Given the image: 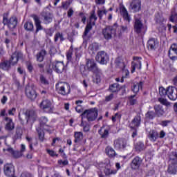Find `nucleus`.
Returning a JSON list of instances; mask_svg holds the SVG:
<instances>
[{
  "label": "nucleus",
  "mask_w": 177,
  "mask_h": 177,
  "mask_svg": "<svg viewBox=\"0 0 177 177\" xmlns=\"http://www.w3.org/2000/svg\"><path fill=\"white\" fill-rule=\"evenodd\" d=\"M82 125H84V120L86 118L87 121H95L97 118V109L92 108L84 111L81 114Z\"/></svg>",
  "instance_id": "1"
},
{
  "label": "nucleus",
  "mask_w": 177,
  "mask_h": 177,
  "mask_svg": "<svg viewBox=\"0 0 177 177\" xmlns=\"http://www.w3.org/2000/svg\"><path fill=\"white\" fill-rule=\"evenodd\" d=\"M127 58L125 57H118L115 59V67L120 68L123 71V74H125L126 77L129 75V71L125 69V66H127Z\"/></svg>",
  "instance_id": "2"
},
{
  "label": "nucleus",
  "mask_w": 177,
  "mask_h": 177,
  "mask_svg": "<svg viewBox=\"0 0 177 177\" xmlns=\"http://www.w3.org/2000/svg\"><path fill=\"white\" fill-rule=\"evenodd\" d=\"M85 68L91 71L93 74H100L101 73V70L97 67V64L93 59H87Z\"/></svg>",
  "instance_id": "3"
},
{
  "label": "nucleus",
  "mask_w": 177,
  "mask_h": 177,
  "mask_svg": "<svg viewBox=\"0 0 177 177\" xmlns=\"http://www.w3.org/2000/svg\"><path fill=\"white\" fill-rule=\"evenodd\" d=\"M56 89L60 95H67L70 93V85L66 82H59L56 84Z\"/></svg>",
  "instance_id": "4"
},
{
  "label": "nucleus",
  "mask_w": 177,
  "mask_h": 177,
  "mask_svg": "<svg viewBox=\"0 0 177 177\" xmlns=\"http://www.w3.org/2000/svg\"><path fill=\"white\" fill-rule=\"evenodd\" d=\"M155 21L158 27H159L158 30L160 32H162L167 30V26H165L167 20H165L162 16H161L160 14H157L155 17Z\"/></svg>",
  "instance_id": "5"
},
{
  "label": "nucleus",
  "mask_w": 177,
  "mask_h": 177,
  "mask_svg": "<svg viewBox=\"0 0 177 177\" xmlns=\"http://www.w3.org/2000/svg\"><path fill=\"white\" fill-rule=\"evenodd\" d=\"M95 59L97 60V62H98V63H100V64H107V63L109 62V60L110 59L109 57V55L107 54V53L104 52V51H100L97 53Z\"/></svg>",
  "instance_id": "6"
},
{
  "label": "nucleus",
  "mask_w": 177,
  "mask_h": 177,
  "mask_svg": "<svg viewBox=\"0 0 177 177\" xmlns=\"http://www.w3.org/2000/svg\"><path fill=\"white\" fill-rule=\"evenodd\" d=\"M39 107L44 111V113H53L52 102L49 100H44L40 103Z\"/></svg>",
  "instance_id": "7"
},
{
  "label": "nucleus",
  "mask_w": 177,
  "mask_h": 177,
  "mask_svg": "<svg viewBox=\"0 0 177 177\" xmlns=\"http://www.w3.org/2000/svg\"><path fill=\"white\" fill-rule=\"evenodd\" d=\"M97 20V17L95 14V10H93L91 16H90V21L86 26V29L84 31V35H88L90 30H92V26H95V22Z\"/></svg>",
  "instance_id": "8"
},
{
  "label": "nucleus",
  "mask_w": 177,
  "mask_h": 177,
  "mask_svg": "<svg viewBox=\"0 0 177 177\" xmlns=\"http://www.w3.org/2000/svg\"><path fill=\"white\" fill-rule=\"evenodd\" d=\"M115 28L111 26H107L102 30V35L105 39H111L113 35H115Z\"/></svg>",
  "instance_id": "9"
},
{
  "label": "nucleus",
  "mask_w": 177,
  "mask_h": 177,
  "mask_svg": "<svg viewBox=\"0 0 177 177\" xmlns=\"http://www.w3.org/2000/svg\"><path fill=\"white\" fill-rule=\"evenodd\" d=\"M3 24H6L10 30L15 28L17 26V18L16 17H12L10 19H8L6 17H3Z\"/></svg>",
  "instance_id": "10"
},
{
  "label": "nucleus",
  "mask_w": 177,
  "mask_h": 177,
  "mask_svg": "<svg viewBox=\"0 0 177 177\" xmlns=\"http://www.w3.org/2000/svg\"><path fill=\"white\" fill-rule=\"evenodd\" d=\"M135 24H134V30L138 34H140L143 30V24H142V21H140V15H138L135 16Z\"/></svg>",
  "instance_id": "11"
},
{
  "label": "nucleus",
  "mask_w": 177,
  "mask_h": 177,
  "mask_svg": "<svg viewBox=\"0 0 177 177\" xmlns=\"http://www.w3.org/2000/svg\"><path fill=\"white\" fill-rule=\"evenodd\" d=\"M3 171L6 176L17 177L15 176V166L12 164H6L4 165Z\"/></svg>",
  "instance_id": "12"
},
{
  "label": "nucleus",
  "mask_w": 177,
  "mask_h": 177,
  "mask_svg": "<svg viewBox=\"0 0 177 177\" xmlns=\"http://www.w3.org/2000/svg\"><path fill=\"white\" fill-rule=\"evenodd\" d=\"M140 70L142 68V57H136L131 65V73H135V70Z\"/></svg>",
  "instance_id": "13"
},
{
  "label": "nucleus",
  "mask_w": 177,
  "mask_h": 177,
  "mask_svg": "<svg viewBox=\"0 0 177 177\" xmlns=\"http://www.w3.org/2000/svg\"><path fill=\"white\" fill-rule=\"evenodd\" d=\"M167 97L170 100H176L177 99V89L174 86H169L167 88Z\"/></svg>",
  "instance_id": "14"
},
{
  "label": "nucleus",
  "mask_w": 177,
  "mask_h": 177,
  "mask_svg": "<svg viewBox=\"0 0 177 177\" xmlns=\"http://www.w3.org/2000/svg\"><path fill=\"white\" fill-rule=\"evenodd\" d=\"M53 68L56 73L61 74V73H63V70H64V64L63 62L55 61L53 62Z\"/></svg>",
  "instance_id": "15"
},
{
  "label": "nucleus",
  "mask_w": 177,
  "mask_h": 177,
  "mask_svg": "<svg viewBox=\"0 0 177 177\" xmlns=\"http://www.w3.org/2000/svg\"><path fill=\"white\" fill-rule=\"evenodd\" d=\"M142 6V1L140 0H131L130 2V8L133 12H139Z\"/></svg>",
  "instance_id": "16"
},
{
  "label": "nucleus",
  "mask_w": 177,
  "mask_h": 177,
  "mask_svg": "<svg viewBox=\"0 0 177 177\" xmlns=\"http://www.w3.org/2000/svg\"><path fill=\"white\" fill-rule=\"evenodd\" d=\"M114 146L116 149L123 150L127 147V140L122 138L117 139L114 141Z\"/></svg>",
  "instance_id": "17"
},
{
  "label": "nucleus",
  "mask_w": 177,
  "mask_h": 177,
  "mask_svg": "<svg viewBox=\"0 0 177 177\" xmlns=\"http://www.w3.org/2000/svg\"><path fill=\"white\" fill-rule=\"evenodd\" d=\"M26 95L31 100H34V99L37 97V94L35 93V91L34 90V88H32V86H26Z\"/></svg>",
  "instance_id": "18"
},
{
  "label": "nucleus",
  "mask_w": 177,
  "mask_h": 177,
  "mask_svg": "<svg viewBox=\"0 0 177 177\" xmlns=\"http://www.w3.org/2000/svg\"><path fill=\"white\" fill-rule=\"evenodd\" d=\"M169 57L171 60L177 59V44H173L169 50Z\"/></svg>",
  "instance_id": "19"
},
{
  "label": "nucleus",
  "mask_w": 177,
  "mask_h": 177,
  "mask_svg": "<svg viewBox=\"0 0 177 177\" xmlns=\"http://www.w3.org/2000/svg\"><path fill=\"white\" fill-rule=\"evenodd\" d=\"M25 115L28 122H34L37 120V115L34 111H26Z\"/></svg>",
  "instance_id": "20"
},
{
  "label": "nucleus",
  "mask_w": 177,
  "mask_h": 177,
  "mask_svg": "<svg viewBox=\"0 0 177 177\" xmlns=\"http://www.w3.org/2000/svg\"><path fill=\"white\" fill-rule=\"evenodd\" d=\"M3 151L6 153H7L6 151H8V153H10V154H11V156L15 157V158H20V157H21L23 156L22 153H21L19 151H15L11 147H8L7 149H3Z\"/></svg>",
  "instance_id": "21"
},
{
  "label": "nucleus",
  "mask_w": 177,
  "mask_h": 177,
  "mask_svg": "<svg viewBox=\"0 0 177 177\" xmlns=\"http://www.w3.org/2000/svg\"><path fill=\"white\" fill-rule=\"evenodd\" d=\"M78 50H76L75 52V58L73 56V48H70L66 54L67 59L69 62L74 61V60H78L80 59V55L77 54Z\"/></svg>",
  "instance_id": "22"
},
{
  "label": "nucleus",
  "mask_w": 177,
  "mask_h": 177,
  "mask_svg": "<svg viewBox=\"0 0 177 177\" xmlns=\"http://www.w3.org/2000/svg\"><path fill=\"white\" fill-rule=\"evenodd\" d=\"M22 57H23V54L21 53L15 52L14 54H12L11 57L12 64H17V62H19V59H21Z\"/></svg>",
  "instance_id": "23"
},
{
  "label": "nucleus",
  "mask_w": 177,
  "mask_h": 177,
  "mask_svg": "<svg viewBox=\"0 0 177 177\" xmlns=\"http://www.w3.org/2000/svg\"><path fill=\"white\" fill-rule=\"evenodd\" d=\"M120 15H122V17L126 20V21H131V17H129V15L128 14V11L127 10V8L124 6L120 7Z\"/></svg>",
  "instance_id": "24"
},
{
  "label": "nucleus",
  "mask_w": 177,
  "mask_h": 177,
  "mask_svg": "<svg viewBox=\"0 0 177 177\" xmlns=\"http://www.w3.org/2000/svg\"><path fill=\"white\" fill-rule=\"evenodd\" d=\"M170 21L176 24V26H173V32L176 34V32H177V15L174 11L171 12V16L170 17Z\"/></svg>",
  "instance_id": "25"
},
{
  "label": "nucleus",
  "mask_w": 177,
  "mask_h": 177,
  "mask_svg": "<svg viewBox=\"0 0 177 177\" xmlns=\"http://www.w3.org/2000/svg\"><path fill=\"white\" fill-rule=\"evenodd\" d=\"M140 164H142V160L140 158L136 157L131 162V168L132 169H138L140 167Z\"/></svg>",
  "instance_id": "26"
},
{
  "label": "nucleus",
  "mask_w": 177,
  "mask_h": 177,
  "mask_svg": "<svg viewBox=\"0 0 177 177\" xmlns=\"http://www.w3.org/2000/svg\"><path fill=\"white\" fill-rule=\"evenodd\" d=\"M5 120L7 121L5 127L6 131H13V129H15V123H13V120L9 118H6Z\"/></svg>",
  "instance_id": "27"
},
{
  "label": "nucleus",
  "mask_w": 177,
  "mask_h": 177,
  "mask_svg": "<svg viewBox=\"0 0 177 177\" xmlns=\"http://www.w3.org/2000/svg\"><path fill=\"white\" fill-rule=\"evenodd\" d=\"M10 61H3L0 64V68L4 71H9L10 70Z\"/></svg>",
  "instance_id": "28"
},
{
  "label": "nucleus",
  "mask_w": 177,
  "mask_h": 177,
  "mask_svg": "<svg viewBox=\"0 0 177 177\" xmlns=\"http://www.w3.org/2000/svg\"><path fill=\"white\" fill-rule=\"evenodd\" d=\"M98 50H99V44L97 43H93L91 44L88 49L91 55H93V53H96V52H97Z\"/></svg>",
  "instance_id": "29"
},
{
  "label": "nucleus",
  "mask_w": 177,
  "mask_h": 177,
  "mask_svg": "<svg viewBox=\"0 0 177 177\" xmlns=\"http://www.w3.org/2000/svg\"><path fill=\"white\" fill-rule=\"evenodd\" d=\"M33 20L35 21V24L36 26V32L42 30V26H41V20H39V17L37 15L33 16Z\"/></svg>",
  "instance_id": "30"
},
{
  "label": "nucleus",
  "mask_w": 177,
  "mask_h": 177,
  "mask_svg": "<svg viewBox=\"0 0 177 177\" xmlns=\"http://www.w3.org/2000/svg\"><path fill=\"white\" fill-rule=\"evenodd\" d=\"M99 133L102 139H106L109 138V129H106V127H102Z\"/></svg>",
  "instance_id": "31"
},
{
  "label": "nucleus",
  "mask_w": 177,
  "mask_h": 177,
  "mask_svg": "<svg viewBox=\"0 0 177 177\" xmlns=\"http://www.w3.org/2000/svg\"><path fill=\"white\" fill-rule=\"evenodd\" d=\"M140 125V116H136L130 124L131 128H138Z\"/></svg>",
  "instance_id": "32"
},
{
  "label": "nucleus",
  "mask_w": 177,
  "mask_h": 177,
  "mask_svg": "<svg viewBox=\"0 0 177 177\" xmlns=\"http://www.w3.org/2000/svg\"><path fill=\"white\" fill-rule=\"evenodd\" d=\"M142 86H143V82H142L134 83L132 87L133 92L134 93H138V92L142 89Z\"/></svg>",
  "instance_id": "33"
},
{
  "label": "nucleus",
  "mask_w": 177,
  "mask_h": 177,
  "mask_svg": "<svg viewBox=\"0 0 177 177\" xmlns=\"http://www.w3.org/2000/svg\"><path fill=\"white\" fill-rule=\"evenodd\" d=\"M158 45V41L156 39H150L148 41V48L149 49H156Z\"/></svg>",
  "instance_id": "34"
},
{
  "label": "nucleus",
  "mask_w": 177,
  "mask_h": 177,
  "mask_svg": "<svg viewBox=\"0 0 177 177\" xmlns=\"http://www.w3.org/2000/svg\"><path fill=\"white\" fill-rule=\"evenodd\" d=\"M105 153L109 157H115V151L111 147H107L105 149Z\"/></svg>",
  "instance_id": "35"
},
{
  "label": "nucleus",
  "mask_w": 177,
  "mask_h": 177,
  "mask_svg": "<svg viewBox=\"0 0 177 177\" xmlns=\"http://www.w3.org/2000/svg\"><path fill=\"white\" fill-rule=\"evenodd\" d=\"M104 172L106 176H111V175H116L117 169L105 168V169L104 170Z\"/></svg>",
  "instance_id": "36"
},
{
  "label": "nucleus",
  "mask_w": 177,
  "mask_h": 177,
  "mask_svg": "<svg viewBox=\"0 0 177 177\" xmlns=\"http://www.w3.org/2000/svg\"><path fill=\"white\" fill-rule=\"evenodd\" d=\"M97 13L100 19H102L104 15H107V10H106L104 6L102 7L101 8H98Z\"/></svg>",
  "instance_id": "37"
},
{
  "label": "nucleus",
  "mask_w": 177,
  "mask_h": 177,
  "mask_svg": "<svg viewBox=\"0 0 177 177\" xmlns=\"http://www.w3.org/2000/svg\"><path fill=\"white\" fill-rule=\"evenodd\" d=\"M26 140L29 143V147L30 150H34V149L32 148V145H34V146H37V145H38V142H37L36 140H33L30 137H26Z\"/></svg>",
  "instance_id": "38"
},
{
  "label": "nucleus",
  "mask_w": 177,
  "mask_h": 177,
  "mask_svg": "<svg viewBox=\"0 0 177 177\" xmlns=\"http://www.w3.org/2000/svg\"><path fill=\"white\" fill-rule=\"evenodd\" d=\"M167 171L169 172V174H171L172 175L176 174H177V165L174 164V165H171L169 166Z\"/></svg>",
  "instance_id": "39"
},
{
  "label": "nucleus",
  "mask_w": 177,
  "mask_h": 177,
  "mask_svg": "<svg viewBox=\"0 0 177 177\" xmlns=\"http://www.w3.org/2000/svg\"><path fill=\"white\" fill-rule=\"evenodd\" d=\"M129 100H128V104H129L130 106H133L135 104H136L138 103V100L136 99V95H131L128 97Z\"/></svg>",
  "instance_id": "40"
},
{
  "label": "nucleus",
  "mask_w": 177,
  "mask_h": 177,
  "mask_svg": "<svg viewBox=\"0 0 177 177\" xmlns=\"http://www.w3.org/2000/svg\"><path fill=\"white\" fill-rule=\"evenodd\" d=\"M154 109L158 115H162L164 114V109H162L161 105H156Z\"/></svg>",
  "instance_id": "41"
},
{
  "label": "nucleus",
  "mask_w": 177,
  "mask_h": 177,
  "mask_svg": "<svg viewBox=\"0 0 177 177\" xmlns=\"http://www.w3.org/2000/svg\"><path fill=\"white\" fill-rule=\"evenodd\" d=\"M45 55H46V51L42 50L37 55V62H44V57H45Z\"/></svg>",
  "instance_id": "42"
},
{
  "label": "nucleus",
  "mask_w": 177,
  "mask_h": 177,
  "mask_svg": "<svg viewBox=\"0 0 177 177\" xmlns=\"http://www.w3.org/2000/svg\"><path fill=\"white\" fill-rule=\"evenodd\" d=\"M53 20V15L52 14L48 13L44 16L45 24H49V23H52Z\"/></svg>",
  "instance_id": "43"
},
{
  "label": "nucleus",
  "mask_w": 177,
  "mask_h": 177,
  "mask_svg": "<svg viewBox=\"0 0 177 177\" xmlns=\"http://www.w3.org/2000/svg\"><path fill=\"white\" fill-rule=\"evenodd\" d=\"M84 135L82 132H75V142H80L82 140Z\"/></svg>",
  "instance_id": "44"
},
{
  "label": "nucleus",
  "mask_w": 177,
  "mask_h": 177,
  "mask_svg": "<svg viewBox=\"0 0 177 177\" xmlns=\"http://www.w3.org/2000/svg\"><path fill=\"white\" fill-rule=\"evenodd\" d=\"M109 89L111 92H118L120 91V86H118V84L115 83L110 86Z\"/></svg>",
  "instance_id": "45"
},
{
  "label": "nucleus",
  "mask_w": 177,
  "mask_h": 177,
  "mask_svg": "<svg viewBox=\"0 0 177 177\" xmlns=\"http://www.w3.org/2000/svg\"><path fill=\"white\" fill-rule=\"evenodd\" d=\"M83 101L82 100H77L76 101V104H77V107L75 108V110L77 113H82L84 111V109H82V106H81V104H82Z\"/></svg>",
  "instance_id": "46"
},
{
  "label": "nucleus",
  "mask_w": 177,
  "mask_h": 177,
  "mask_svg": "<svg viewBox=\"0 0 177 177\" xmlns=\"http://www.w3.org/2000/svg\"><path fill=\"white\" fill-rule=\"evenodd\" d=\"M157 138H158V133L156 131H152L150 133L149 139L152 142H156V140H157Z\"/></svg>",
  "instance_id": "47"
},
{
  "label": "nucleus",
  "mask_w": 177,
  "mask_h": 177,
  "mask_svg": "<svg viewBox=\"0 0 177 177\" xmlns=\"http://www.w3.org/2000/svg\"><path fill=\"white\" fill-rule=\"evenodd\" d=\"M24 28L28 31H31V30H33L34 28V24H32V22H26L24 24Z\"/></svg>",
  "instance_id": "48"
},
{
  "label": "nucleus",
  "mask_w": 177,
  "mask_h": 177,
  "mask_svg": "<svg viewBox=\"0 0 177 177\" xmlns=\"http://www.w3.org/2000/svg\"><path fill=\"white\" fill-rule=\"evenodd\" d=\"M159 93L160 96H168V88L165 89L164 87H160Z\"/></svg>",
  "instance_id": "49"
},
{
  "label": "nucleus",
  "mask_w": 177,
  "mask_h": 177,
  "mask_svg": "<svg viewBox=\"0 0 177 177\" xmlns=\"http://www.w3.org/2000/svg\"><path fill=\"white\" fill-rule=\"evenodd\" d=\"M22 135H23V131H21V129H17L16 135L15 136V140L21 139Z\"/></svg>",
  "instance_id": "50"
},
{
  "label": "nucleus",
  "mask_w": 177,
  "mask_h": 177,
  "mask_svg": "<svg viewBox=\"0 0 177 177\" xmlns=\"http://www.w3.org/2000/svg\"><path fill=\"white\" fill-rule=\"evenodd\" d=\"M102 74V72L100 73L94 74L93 81L96 84H99L101 81L100 75Z\"/></svg>",
  "instance_id": "51"
},
{
  "label": "nucleus",
  "mask_w": 177,
  "mask_h": 177,
  "mask_svg": "<svg viewBox=\"0 0 177 177\" xmlns=\"http://www.w3.org/2000/svg\"><path fill=\"white\" fill-rule=\"evenodd\" d=\"M55 41L57 42V41H64V39L63 38V35L58 32L55 35Z\"/></svg>",
  "instance_id": "52"
},
{
  "label": "nucleus",
  "mask_w": 177,
  "mask_h": 177,
  "mask_svg": "<svg viewBox=\"0 0 177 177\" xmlns=\"http://www.w3.org/2000/svg\"><path fill=\"white\" fill-rule=\"evenodd\" d=\"M145 148V144L142 142H139L136 145V150H138V151H140L143 150Z\"/></svg>",
  "instance_id": "53"
},
{
  "label": "nucleus",
  "mask_w": 177,
  "mask_h": 177,
  "mask_svg": "<svg viewBox=\"0 0 177 177\" xmlns=\"http://www.w3.org/2000/svg\"><path fill=\"white\" fill-rule=\"evenodd\" d=\"M79 19H81L82 23L85 24V22L86 21V15L84 14L83 12H80L79 14Z\"/></svg>",
  "instance_id": "54"
},
{
  "label": "nucleus",
  "mask_w": 177,
  "mask_h": 177,
  "mask_svg": "<svg viewBox=\"0 0 177 177\" xmlns=\"http://www.w3.org/2000/svg\"><path fill=\"white\" fill-rule=\"evenodd\" d=\"M120 120H121V115L119 113H115L114 116H112L113 122H115V121H119Z\"/></svg>",
  "instance_id": "55"
},
{
  "label": "nucleus",
  "mask_w": 177,
  "mask_h": 177,
  "mask_svg": "<svg viewBox=\"0 0 177 177\" xmlns=\"http://www.w3.org/2000/svg\"><path fill=\"white\" fill-rule=\"evenodd\" d=\"M158 100L160 103H161V104H164V106H170L169 102L164 98H159Z\"/></svg>",
  "instance_id": "56"
},
{
  "label": "nucleus",
  "mask_w": 177,
  "mask_h": 177,
  "mask_svg": "<svg viewBox=\"0 0 177 177\" xmlns=\"http://www.w3.org/2000/svg\"><path fill=\"white\" fill-rule=\"evenodd\" d=\"M40 125L42 127V125H46V122H48V118L46 117H42L40 118Z\"/></svg>",
  "instance_id": "57"
},
{
  "label": "nucleus",
  "mask_w": 177,
  "mask_h": 177,
  "mask_svg": "<svg viewBox=\"0 0 177 177\" xmlns=\"http://www.w3.org/2000/svg\"><path fill=\"white\" fill-rule=\"evenodd\" d=\"M47 153L49 154V156H50V157H57L58 156L57 153H56V152H55L53 150L47 149Z\"/></svg>",
  "instance_id": "58"
},
{
  "label": "nucleus",
  "mask_w": 177,
  "mask_h": 177,
  "mask_svg": "<svg viewBox=\"0 0 177 177\" xmlns=\"http://www.w3.org/2000/svg\"><path fill=\"white\" fill-rule=\"evenodd\" d=\"M58 164L60 165V167H64V165H68V160H58Z\"/></svg>",
  "instance_id": "59"
},
{
  "label": "nucleus",
  "mask_w": 177,
  "mask_h": 177,
  "mask_svg": "<svg viewBox=\"0 0 177 177\" xmlns=\"http://www.w3.org/2000/svg\"><path fill=\"white\" fill-rule=\"evenodd\" d=\"M80 125L81 127H83L84 132H88V131H89V125L86 124L85 120H84V125H82V123H81Z\"/></svg>",
  "instance_id": "60"
},
{
  "label": "nucleus",
  "mask_w": 177,
  "mask_h": 177,
  "mask_svg": "<svg viewBox=\"0 0 177 177\" xmlns=\"http://www.w3.org/2000/svg\"><path fill=\"white\" fill-rule=\"evenodd\" d=\"M154 112L153 111H149L147 114H146V118H149V119H153L154 118Z\"/></svg>",
  "instance_id": "61"
},
{
  "label": "nucleus",
  "mask_w": 177,
  "mask_h": 177,
  "mask_svg": "<svg viewBox=\"0 0 177 177\" xmlns=\"http://www.w3.org/2000/svg\"><path fill=\"white\" fill-rule=\"evenodd\" d=\"M37 132L39 133V139H44V131L39 130L38 129H37Z\"/></svg>",
  "instance_id": "62"
},
{
  "label": "nucleus",
  "mask_w": 177,
  "mask_h": 177,
  "mask_svg": "<svg viewBox=\"0 0 177 177\" xmlns=\"http://www.w3.org/2000/svg\"><path fill=\"white\" fill-rule=\"evenodd\" d=\"M113 97H114V95L113 94H111L105 97V102H110L111 100H113Z\"/></svg>",
  "instance_id": "63"
},
{
  "label": "nucleus",
  "mask_w": 177,
  "mask_h": 177,
  "mask_svg": "<svg viewBox=\"0 0 177 177\" xmlns=\"http://www.w3.org/2000/svg\"><path fill=\"white\" fill-rule=\"evenodd\" d=\"M67 15H68V17H71V16L74 15V10H73V8H70L68 10Z\"/></svg>",
  "instance_id": "64"
}]
</instances>
